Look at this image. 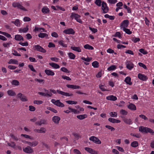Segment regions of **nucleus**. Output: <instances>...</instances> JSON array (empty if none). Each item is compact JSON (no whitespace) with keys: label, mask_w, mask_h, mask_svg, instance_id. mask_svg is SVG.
<instances>
[{"label":"nucleus","mask_w":154,"mask_h":154,"mask_svg":"<svg viewBox=\"0 0 154 154\" xmlns=\"http://www.w3.org/2000/svg\"><path fill=\"white\" fill-rule=\"evenodd\" d=\"M139 131L141 133H149L152 134H154L153 131L150 128L141 126L139 127Z\"/></svg>","instance_id":"nucleus-1"},{"label":"nucleus","mask_w":154,"mask_h":154,"mask_svg":"<svg viewBox=\"0 0 154 154\" xmlns=\"http://www.w3.org/2000/svg\"><path fill=\"white\" fill-rule=\"evenodd\" d=\"M50 91L52 93H53L54 94H56L57 93V92L59 94L61 95L65 96H72L73 95V94L72 93L69 94V93L65 92H64L61 91L60 90H57V91L54 89H50Z\"/></svg>","instance_id":"nucleus-2"},{"label":"nucleus","mask_w":154,"mask_h":154,"mask_svg":"<svg viewBox=\"0 0 154 154\" xmlns=\"http://www.w3.org/2000/svg\"><path fill=\"white\" fill-rule=\"evenodd\" d=\"M12 6L14 8L17 7L22 10L27 11V10L18 2H14L12 4Z\"/></svg>","instance_id":"nucleus-3"},{"label":"nucleus","mask_w":154,"mask_h":154,"mask_svg":"<svg viewBox=\"0 0 154 154\" xmlns=\"http://www.w3.org/2000/svg\"><path fill=\"white\" fill-rule=\"evenodd\" d=\"M80 16L78 14L75 13H71V15L70 16V17L72 18H73L77 21V22L79 23H82V21L80 19Z\"/></svg>","instance_id":"nucleus-4"},{"label":"nucleus","mask_w":154,"mask_h":154,"mask_svg":"<svg viewBox=\"0 0 154 154\" xmlns=\"http://www.w3.org/2000/svg\"><path fill=\"white\" fill-rule=\"evenodd\" d=\"M101 9L103 11L102 13L104 14L107 13L109 11V8L107 6L106 3L103 2L101 4Z\"/></svg>","instance_id":"nucleus-5"},{"label":"nucleus","mask_w":154,"mask_h":154,"mask_svg":"<svg viewBox=\"0 0 154 154\" xmlns=\"http://www.w3.org/2000/svg\"><path fill=\"white\" fill-rule=\"evenodd\" d=\"M51 102L54 105L59 107H63L64 106V105L60 101V100H57L52 99Z\"/></svg>","instance_id":"nucleus-6"},{"label":"nucleus","mask_w":154,"mask_h":154,"mask_svg":"<svg viewBox=\"0 0 154 154\" xmlns=\"http://www.w3.org/2000/svg\"><path fill=\"white\" fill-rule=\"evenodd\" d=\"M89 140L97 144H100L101 143V141L98 138L94 136L91 137L89 138Z\"/></svg>","instance_id":"nucleus-7"},{"label":"nucleus","mask_w":154,"mask_h":154,"mask_svg":"<svg viewBox=\"0 0 154 154\" xmlns=\"http://www.w3.org/2000/svg\"><path fill=\"white\" fill-rule=\"evenodd\" d=\"M34 48H35V50L43 53H45L46 51L45 49L39 45H35Z\"/></svg>","instance_id":"nucleus-8"},{"label":"nucleus","mask_w":154,"mask_h":154,"mask_svg":"<svg viewBox=\"0 0 154 154\" xmlns=\"http://www.w3.org/2000/svg\"><path fill=\"white\" fill-rule=\"evenodd\" d=\"M23 151L25 153L29 154L32 153L34 152L33 149L29 146L23 148Z\"/></svg>","instance_id":"nucleus-9"},{"label":"nucleus","mask_w":154,"mask_h":154,"mask_svg":"<svg viewBox=\"0 0 154 154\" xmlns=\"http://www.w3.org/2000/svg\"><path fill=\"white\" fill-rule=\"evenodd\" d=\"M18 97L20 98V100L22 101H28V99L26 96L24 95H23L21 93H19L17 95Z\"/></svg>","instance_id":"nucleus-10"},{"label":"nucleus","mask_w":154,"mask_h":154,"mask_svg":"<svg viewBox=\"0 0 154 154\" xmlns=\"http://www.w3.org/2000/svg\"><path fill=\"white\" fill-rule=\"evenodd\" d=\"M129 24V21L128 20H125L122 21L121 24V29H122L124 28H126L128 26Z\"/></svg>","instance_id":"nucleus-11"},{"label":"nucleus","mask_w":154,"mask_h":154,"mask_svg":"<svg viewBox=\"0 0 154 154\" xmlns=\"http://www.w3.org/2000/svg\"><path fill=\"white\" fill-rule=\"evenodd\" d=\"M63 32L66 34H71L74 35L75 33V32L72 28H69L67 29H65Z\"/></svg>","instance_id":"nucleus-12"},{"label":"nucleus","mask_w":154,"mask_h":154,"mask_svg":"<svg viewBox=\"0 0 154 154\" xmlns=\"http://www.w3.org/2000/svg\"><path fill=\"white\" fill-rule=\"evenodd\" d=\"M47 124V121L44 119H41L39 121H37L35 122V124L39 126H41L42 124L46 125Z\"/></svg>","instance_id":"nucleus-13"},{"label":"nucleus","mask_w":154,"mask_h":154,"mask_svg":"<svg viewBox=\"0 0 154 154\" xmlns=\"http://www.w3.org/2000/svg\"><path fill=\"white\" fill-rule=\"evenodd\" d=\"M34 131L36 133H45L46 131V130L44 127H41L40 129H35Z\"/></svg>","instance_id":"nucleus-14"},{"label":"nucleus","mask_w":154,"mask_h":154,"mask_svg":"<svg viewBox=\"0 0 154 154\" xmlns=\"http://www.w3.org/2000/svg\"><path fill=\"white\" fill-rule=\"evenodd\" d=\"M60 118L58 116H54L52 117V120L56 124H58Z\"/></svg>","instance_id":"nucleus-15"},{"label":"nucleus","mask_w":154,"mask_h":154,"mask_svg":"<svg viewBox=\"0 0 154 154\" xmlns=\"http://www.w3.org/2000/svg\"><path fill=\"white\" fill-rule=\"evenodd\" d=\"M138 77L140 80L143 81H146L148 79L146 76L141 73L138 74Z\"/></svg>","instance_id":"nucleus-16"},{"label":"nucleus","mask_w":154,"mask_h":154,"mask_svg":"<svg viewBox=\"0 0 154 154\" xmlns=\"http://www.w3.org/2000/svg\"><path fill=\"white\" fill-rule=\"evenodd\" d=\"M66 87L72 89H79L81 88L80 87L79 85H66Z\"/></svg>","instance_id":"nucleus-17"},{"label":"nucleus","mask_w":154,"mask_h":154,"mask_svg":"<svg viewBox=\"0 0 154 154\" xmlns=\"http://www.w3.org/2000/svg\"><path fill=\"white\" fill-rule=\"evenodd\" d=\"M121 117L123 118V120L125 123L129 125H131L132 123V121L131 119H128L125 117Z\"/></svg>","instance_id":"nucleus-18"},{"label":"nucleus","mask_w":154,"mask_h":154,"mask_svg":"<svg viewBox=\"0 0 154 154\" xmlns=\"http://www.w3.org/2000/svg\"><path fill=\"white\" fill-rule=\"evenodd\" d=\"M106 99L108 100L115 101L117 100V98L116 96L111 95L107 97Z\"/></svg>","instance_id":"nucleus-19"},{"label":"nucleus","mask_w":154,"mask_h":154,"mask_svg":"<svg viewBox=\"0 0 154 154\" xmlns=\"http://www.w3.org/2000/svg\"><path fill=\"white\" fill-rule=\"evenodd\" d=\"M14 39L17 41H23V37L20 35H15Z\"/></svg>","instance_id":"nucleus-20"},{"label":"nucleus","mask_w":154,"mask_h":154,"mask_svg":"<svg viewBox=\"0 0 154 154\" xmlns=\"http://www.w3.org/2000/svg\"><path fill=\"white\" fill-rule=\"evenodd\" d=\"M128 108L132 110H135L136 109V106L132 103H130L128 106Z\"/></svg>","instance_id":"nucleus-21"},{"label":"nucleus","mask_w":154,"mask_h":154,"mask_svg":"<svg viewBox=\"0 0 154 154\" xmlns=\"http://www.w3.org/2000/svg\"><path fill=\"white\" fill-rule=\"evenodd\" d=\"M108 121L112 123H118L121 122V121L118 119H116L112 118H109L108 119Z\"/></svg>","instance_id":"nucleus-22"},{"label":"nucleus","mask_w":154,"mask_h":154,"mask_svg":"<svg viewBox=\"0 0 154 154\" xmlns=\"http://www.w3.org/2000/svg\"><path fill=\"white\" fill-rule=\"evenodd\" d=\"M45 72V73L48 75L53 76L54 75V72L51 70L46 69Z\"/></svg>","instance_id":"nucleus-23"},{"label":"nucleus","mask_w":154,"mask_h":154,"mask_svg":"<svg viewBox=\"0 0 154 154\" xmlns=\"http://www.w3.org/2000/svg\"><path fill=\"white\" fill-rule=\"evenodd\" d=\"M29 143V145L30 146L34 147L38 145V141L35 140L32 142H30V143Z\"/></svg>","instance_id":"nucleus-24"},{"label":"nucleus","mask_w":154,"mask_h":154,"mask_svg":"<svg viewBox=\"0 0 154 154\" xmlns=\"http://www.w3.org/2000/svg\"><path fill=\"white\" fill-rule=\"evenodd\" d=\"M125 82L126 84L131 85L132 84V83L131 82V78L130 77H127L125 80Z\"/></svg>","instance_id":"nucleus-25"},{"label":"nucleus","mask_w":154,"mask_h":154,"mask_svg":"<svg viewBox=\"0 0 154 154\" xmlns=\"http://www.w3.org/2000/svg\"><path fill=\"white\" fill-rule=\"evenodd\" d=\"M87 115L86 114L81 115L77 116V118L80 120H83L87 117Z\"/></svg>","instance_id":"nucleus-26"},{"label":"nucleus","mask_w":154,"mask_h":154,"mask_svg":"<svg viewBox=\"0 0 154 154\" xmlns=\"http://www.w3.org/2000/svg\"><path fill=\"white\" fill-rule=\"evenodd\" d=\"M42 11L43 14H45L49 13L50 11L48 8L46 7H44L42 9Z\"/></svg>","instance_id":"nucleus-27"},{"label":"nucleus","mask_w":154,"mask_h":154,"mask_svg":"<svg viewBox=\"0 0 154 154\" xmlns=\"http://www.w3.org/2000/svg\"><path fill=\"white\" fill-rule=\"evenodd\" d=\"M29 28L28 26L23 28H20L19 30V31L20 32L26 33L28 30Z\"/></svg>","instance_id":"nucleus-28"},{"label":"nucleus","mask_w":154,"mask_h":154,"mask_svg":"<svg viewBox=\"0 0 154 154\" xmlns=\"http://www.w3.org/2000/svg\"><path fill=\"white\" fill-rule=\"evenodd\" d=\"M38 36L39 38H43L45 37L46 38H48V35L46 33H40L38 35Z\"/></svg>","instance_id":"nucleus-29"},{"label":"nucleus","mask_w":154,"mask_h":154,"mask_svg":"<svg viewBox=\"0 0 154 154\" xmlns=\"http://www.w3.org/2000/svg\"><path fill=\"white\" fill-rule=\"evenodd\" d=\"M71 48L72 50L77 51L78 52H81V50L80 48L79 47L72 46L71 47Z\"/></svg>","instance_id":"nucleus-30"},{"label":"nucleus","mask_w":154,"mask_h":154,"mask_svg":"<svg viewBox=\"0 0 154 154\" xmlns=\"http://www.w3.org/2000/svg\"><path fill=\"white\" fill-rule=\"evenodd\" d=\"M43 90L45 92V94H47L49 95H47L46 96V97H51L52 96L53 94L50 91H49V90H46L45 88H44Z\"/></svg>","instance_id":"nucleus-31"},{"label":"nucleus","mask_w":154,"mask_h":154,"mask_svg":"<svg viewBox=\"0 0 154 154\" xmlns=\"http://www.w3.org/2000/svg\"><path fill=\"white\" fill-rule=\"evenodd\" d=\"M7 93L8 95L10 96H14L16 95L15 92L12 90H9L7 91Z\"/></svg>","instance_id":"nucleus-32"},{"label":"nucleus","mask_w":154,"mask_h":154,"mask_svg":"<svg viewBox=\"0 0 154 154\" xmlns=\"http://www.w3.org/2000/svg\"><path fill=\"white\" fill-rule=\"evenodd\" d=\"M11 23L14 24L17 26H19L20 25V23L19 19H16L14 21H11Z\"/></svg>","instance_id":"nucleus-33"},{"label":"nucleus","mask_w":154,"mask_h":154,"mask_svg":"<svg viewBox=\"0 0 154 154\" xmlns=\"http://www.w3.org/2000/svg\"><path fill=\"white\" fill-rule=\"evenodd\" d=\"M72 134L74 137V138L76 140H78L79 138L81 137V136L79 134L74 133Z\"/></svg>","instance_id":"nucleus-34"},{"label":"nucleus","mask_w":154,"mask_h":154,"mask_svg":"<svg viewBox=\"0 0 154 154\" xmlns=\"http://www.w3.org/2000/svg\"><path fill=\"white\" fill-rule=\"evenodd\" d=\"M85 49L88 50H92L94 49V48L91 46L89 45L88 44H86L84 46Z\"/></svg>","instance_id":"nucleus-35"},{"label":"nucleus","mask_w":154,"mask_h":154,"mask_svg":"<svg viewBox=\"0 0 154 154\" xmlns=\"http://www.w3.org/2000/svg\"><path fill=\"white\" fill-rule=\"evenodd\" d=\"M69 58L71 59H74L75 58V56L73 54L69 52L68 54Z\"/></svg>","instance_id":"nucleus-36"},{"label":"nucleus","mask_w":154,"mask_h":154,"mask_svg":"<svg viewBox=\"0 0 154 154\" xmlns=\"http://www.w3.org/2000/svg\"><path fill=\"white\" fill-rule=\"evenodd\" d=\"M131 146L134 147H136L138 146V143L137 141H134L131 143Z\"/></svg>","instance_id":"nucleus-37"},{"label":"nucleus","mask_w":154,"mask_h":154,"mask_svg":"<svg viewBox=\"0 0 154 154\" xmlns=\"http://www.w3.org/2000/svg\"><path fill=\"white\" fill-rule=\"evenodd\" d=\"M58 44L63 47H66L67 45L64 43V42L63 40H61L58 42Z\"/></svg>","instance_id":"nucleus-38"},{"label":"nucleus","mask_w":154,"mask_h":154,"mask_svg":"<svg viewBox=\"0 0 154 154\" xmlns=\"http://www.w3.org/2000/svg\"><path fill=\"white\" fill-rule=\"evenodd\" d=\"M12 43L11 42H9L7 43H4L3 44V46L5 48H8L10 47V45H12Z\"/></svg>","instance_id":"nucleus-39"},{"label":"nucleus","mask_w":154,"mask_h":154,"mask_svg":"<svg viewBox=\"0 0 154 154\" xmlns=\"http://www.w3.org/2000/svg\"><path fill=\"white\" fill-rule=\"evenodd\" d=\"M134 65L130 61L127 62L126 67H134Z\"/></svg>","instance_id":"nucleus-40"},{"label":"nucleus","mask_w":154,"mask_h":154,"mask_svg":"<svg viewBox=\"0 0 154 154\" xmlns=\"http://www.w3.org/2000/svg\"><path fill=\"white\" fill-rule=\"evenodd\" d=\"M8 146L13 148H15L16 146V144L14 142H11L10 143H8Z\"/></svg>","instance_id":"nucleus-41"},{"label":"nucleus","mask_w":154,"mask_h":154,"mask_svg":"<svg viewBox=\"0 0 154 154\" xmlns=\"http://www.w3.org/2000/svg\"><path fill=\"white\" fill-rule=\"evenodd\" d=\"M124 31H125L126 33L130 35L132 33V32L129 29L126 28H124L122 29Z\"/></svg>","instance_id":"nucleus-42"},{"label":"nucleus","mask_w":154,"mask_h":154,"mask_svg":"<svg viewBox=\"0 0 154 154\" xmlns=\"http://www.w3.org/2000/svg\"><path fill=\"white\" fill-rule=\"evenodd\" d=\"M10 136L14 140L16 141H17L19 140V138H18L17 136L14 135L13 134H10Z\"/></svg>","instance_id":"nucleus-43"},{"label":"nucleus","mask_w":154,"mask_h":154,"mask_svg":"<svg viewBox=\"0 0 154 154\" xmlns=\"http://www.w3.org/2000/svg\"><path fill=\"white\" fill-rule=\"evenodd\" d=\"M105 127L108 129L110 130L111 131H114L115 130L114 128L110 125H106L105 126Z\"/></svg>","instance_id":"nucleus-44"},{"label":"nucleus","mask_w":154,"mask_h":154,"mask_svg":"<svg viewBox=\"0 0 154 154\" xmlns=\"http://www.w3.org/2000/svg\"><path fill=\"white\" fill-rule=\"evenodd\" d=\"M92 65L94 67H98L99 63L97 61H94L92 63Z\"/></svg>","instance_id":"nucleus-45"},{"label":"nucleus","mask_w":154,"mask_h":154,"mask_svg":"<svg viewBox=\"0 0 154 154\" xmlns=\"http://www.w3.org/2000/svg\"><path fill=\"white\" fill-rule=\"evenodd\" d=\"M102 3L101 0H96L95 2V3L98 6H100Z\"/></svg>","instance_id":"nucleus-46"},{"label":"nucleus","mask_w":154,"mask_h":154,"mask_svg":"<svg viewBox=\"0 0 154 154\" xmlns=\"http://www.w3.org/2000/svg\"><path fill=\"white\" fill-rule=\"evenodd\" d=\"M8 63H14L18 64V61L15 60L11 59L9 61Z\"/></svg>","instance_id":"nucleus-47"},{"label":"nucleus","mask_w":154,"mask_h":154,"mask_svg":"<svg viewBox=\"0 0 154 154\" xmlns=\"http://www.w3.org/2000/svg\"><path fill=\"white\" fill-rule=\"evenodd\" d=\"M66 102L69 104H76L77 103V102L72 100H67L66 101Z\"/></svg>","instance_id":"nucleus-48"},{"label":"nucleus","mask_w":154,"mask_h":154,"mask_svg":"<svg viewBox=\"0 0 154 154\" xmlns=\"http://www.w3.org/2000/svg\"><path fill=\"white\" fill-rule=\"evenodd\" d=\"M11 83L15 85H19V82L17 80H13L12 81Z\"/></svg>","instance_id":"nucleus-49"},{"label":"nucleus","mask_w":154,"mask_h":154,"mask_svg":"<svg viewBox=\"0 0 154 154\" xmlns=\"http://www.w3.org/2000/svg\"><path fill=\"white\" fill-rule=\"evenodd\" d=\"M120 113L123 115H127L128 113V112L125 110L122 109L120 111Z\"/></svg>","instance_id":"nucleus-50"},{"label":"nucleus","mask_w":154,"mask_h":154,"mask_svg":"<svg viewBox=\"0 0 154 154\" xmlns=\"http://www.w3.org/2000/svg\"><path fill=\"white\" fill-rule=\"evenodd\" d=\"M109 114L112 117H115L117 116V113L116 112H111Z\"/></svg>","instance_id":"nucleus-51"},{"label":"nucleus","mask_w":154,"mask_h":154,"mask_svg":"<svg viewBox=\"0 0 154 154\" xmlns=\"http://www.w3.org/2000/svg\"><path fill=\"white\" fill-rule=\"evenodd\" d=\"M49 64L52 67H59V66L58 64L54 63H50Z\"/></svg>","instance_id":"nucleus-52"},{"label":"nucleus","mask_w":154,"mask_h":154,"mask_svg":"<svg viewBox=\"0 0 154 154\" xmlns=\"http://www.w3.org/2000/svg\"><path fill=\"white\" fill-rule=\"evenodd\" d=\"M81 59L82 60H84L85 61L87 62H89L91 60V58H89L87 57V58H85L84 57H82L81 58Z\"/></svg>","instance_id":"nucleus-53"},{"label":"nucleus","mask_w":154,"mask_h":154,"mask_svg":"<svg viewBox=\"0 0 154 154\" xmlns=\"http://www.w3.org/2000/svg\"><path fill=\"white\" fill-rule=\"evenodd\" d=\"M21 136L26 138H29L32 140L33 139L30 136L28 135L22 134Z\"/></svg>","instance_id":"nucleus-54"},{"label":"nucleus","mask_w":154,"mask_h":154,"mask_svg":"<svg viewBox=\"0 0 154 154\" xmlns=\"http://www.w3.org/2000/svg\"><path fill=\"white\" fill-rule=\"evenodd\" d=\"M2 35H5V36H6V37H7L8 38H11V35L10 34H8V33L7 32H4L2 33Z\"/></svg>","instance_id":"nucleus-55"},{"label":"nucleus","mask_w":154,"mask_h":154,"mask_svg":"<svg viewBox=\"0 0 154 154\" xmlns=\"http://www.w3.org/2000/svg\"><path fill=\"white\" fill-rule=\"evenodd\" d=\"M43 102L41 100H35L33 101V103L34 104H42L43 103Z\"/></svg>","instance_id":"nucleus-56"},{"label":"nucleus","mask_w":154,"mask_h":154,"mask_svg":"<svg viewBox=\"0 0 154 154\" xmlns=\"http://www.w3.org/2000/svg\"><path fill=\"white\" fill-rule=\"evenodd\" d=\"M19 44L20 45L22 46H27L28 45V43L27 42H20L19 43Z\"/></svg>","instance_id":"nucleus-57"},{"label":"nucleus","mask_w":154,"mask_h":154,"mask_svg":"<svg viewBox=\"0 0 154 154\" xmlns=\"http://www.w3.org/2000/svg\"><path fill=\"white\" fill-rule=\"evenodd\" d=\"M139 51L144 54H147V52L142 48L140 49L139 50Z\"/></svg>","instance_id":"nucleus-58"},{"label":"nucleus","mask_w":154,"mask_h":154,"mask_svg":"<svg viewBox=\"0 0 154 154\" xmlns=\"http://www.w3.org/2000/svg\"><path fill=\"white\" fill-rule=\"evenodd\" d=\"M90 153L91 154H98L97 152L91 148Z\"/></svg>","instance_id":"nucleus-59"},{"label":"nucleus","mask_w":154,"mask_h":154,"mask_svg":"<svg viewBox=\"0 0 154 154\" xmlns=\"http://www.w3.org/2000/svg\"><path fill=\"white\" fill-rule=\"evenodd\" d=\"M89 29L94 33H95L97 32V29H95L94 28H92L91 27H89Z\"/></svg>","instance_id":"nucleus-60"},{"label":"nucleus","mask_w":154,"mask_h":154,"mask_svg":"<svg viewBox=\"0 0 154 154\" xmlns=\"http://www.w3.org/2000/svg\"><path fill=\"white\" fill-rule=\"evenodd\" d=\"M140 40V39L138 38H133L132 39V41L134 43H136L137 42H139Z\"/></svg>","instance_id":"nucleus-61"},{"label":"nucleus","mask_w":154,"mask_h":154,"mask_svg":"<svg viewBox=\"0 0 154 154\" xmlns=\"http://www.w3.org/2000/svg\"><path fill=\"white\" fill-rule=\"evenodd\" d=\"M29 110L31 111H34L35 109V108L34 106H29Z\"/></svg>","instance_id":"nucleus-62"},{"label":"nucleus","mask_w":154,"mask_h":154,"mask_svg":"<svg viewBox=\"0 0 154 154\" xmlns=\"http://www.w3.org/2000/svg\"><path fill=\"white\" fill-rule=\"evenodd\" d=\"M13 52H14L12 53L13 55L18 56H21V55L18 53L16 51L14 50L13 51Z\"/></svg>","instance_id":"nucleus-63"},{"label":"nucleus","mask_w":154,"mask_h":154,"mask_svg":"<svg viewBox=\"0 0 154 154\" xmlns=\"http://www.w3.org/2000/svg\"><path fill=\"white\" fill-rule=\"evenodd\" d=\"M62 78L63 79H66L67 80H71V79L69 77L65 75L62 76Z\"/></svg>","instance_id":"nucleus-64"}]
</instances>
